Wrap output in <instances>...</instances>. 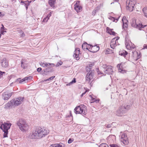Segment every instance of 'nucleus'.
I'll list each match as a JSON object with an SVG mask.
<instances>
[{
  "label": "nucleus",
  "mask_w": 147,
  "mask_h": 147,
  "mask_svg": "<svg viewBox=\"0 0 147 147\" xmlns=\"http://www.w3.org/2000/svg\"><path fill=\"white\" fill-rule=\"evenodd\" d=\"M82 47L84 50H88L89 51L92 53L96 52L99 49V46L97 45L93 46L92 45L88 44L86 42H85L82 44Z\"/></svg>",
  "instance_id": "obj_1"
},
{
  "label": "nucleus",
  "mask_w": 147,
  "mask_h": 147,
  "mask_svg": "<svg viewBox=\"0 0 147 147\" xmlns=\"http://www.w3.org/2000/svg\"><path fill=\"white\" fill-rule=\"evenodd\" d=\"M130 106L129 105H125L119 107L116 112V115L119 116H124L127 111L130 109Z\"/></svg>",
  "instance_id": "obj_2"
},
{
  "label": "nucleus",
  "mask_w": 147,
  "mask_h": 147,
  "mask_svg": "<svg viewBox=\"0 0 147 147\" xmlns=\"http://www.w3.org/2000/svg\"><path fill=\"white\" fill-rule=\"evenodd\" d=\"M86 106L84 105H80L75 108L74 112L76 114H81L84 116L86 113Z\"/></svg>",
  "instance_id": "obj_3"
},
{
  "label": "nucleus",
  "mask_w": 147,
  "mask_h": 147,
  "mask_svg": "<svg viewBox=\"0 0 147 147\" xmlns=\"http://www.w3.org/2000/svg\"><path fill=\"white\" fill-rule=\"evenodd\" d=\"M17 124L20 130L25 131L27 129V126L26 122L24 119H20L17 122Z\"/></svg>",
  "instance_id": "obj_4"
},
{
  "label": "nucleus",
  "mask_w": 147,
  "mask_h": 147,
  "mask_svg": "<svg viewBox=\"0 0 147 147\" xmlns=\"http://www.w3.org/2000/svg\"><path fill=\"white\" fill-rule=\"evenodd\" d=\"M39 138H41L45 137L49 133V130L46 129L41 127H38L36 129Z\"/></svg>",
  "instance_id": "obj_5"
},
{
  "label": "nucleus",
  "mask_w": 147,
  "mask_h": 147,
  "mask_svg": "<svg viewBox=\"0 0 147 147\" xmlns=\"http://www.w3.org/2000/svg\"><path fill=\"white\" fill-rule=\"evenodd\" d=\"M11 125V124L7 123H2V125L3 126V131L4 132L3 137L4 138L7 137L8 133V130L10 129Z\"/></svg>",
  "instance_id": "obj_6"
},
{
  "label": "nucleus",
  "mask_w": 147,
  "mask_h": 147,
  "mask_svg": "<svg viewBox=\"0 0 147 147\" xmlns=\"http://www.w3.org/2000/svg\"><path fill=\"white\" fill-rule=\"evenodd\" d=\"M136 3L134 0H127L126 2V9L130 11H132L134 8V6Z\"/></svg>",
  "instance_id": "obj_7"
},
{
  "label": "nucleus",
  "mask_w": 147,
  "mask_h": 147,
  "mask_svg": "<svg viewBox=\"0 0 147 147\" xmlns=\"http://www.w3.org/2000/svg\"><path fill=\"white\" fill-rule=\"evenodd\" d=\"M93 73H92V71L90 70L89 72L87 74L86 76V81L90 84H91L93 80Z\"/></svg>",
  "instance_id": "obj_8"
},
{
  "label": "nucleus",
  "mask_w": 147,
  "mask_h": 147,
  "mask_svg": "<svg viewBox=\"0 0 147 147\" xmlns=\"http://www.w3.org/2000/svg\"><path fill=\"white\" fill-rule=\"evenodd\" d=\"M104 68L103 70L105 73L108 74H112L113 72L112 69V66L110 65L107 66L106 65H103Z\"/></svg>",
  "instance_id": "obj_9"
},
{
  "label": "nucleus",
  "mask_w": 147,
  "mask_h": 147,
  "mask_svg": "<svg viewBox=\"0 0 147 147\" xmlns=\"http://www.w3.org/2000/svg\"><path fill=\"white\" fill-rule=\"evenodd\" d=\"M24 98L23 97H19L16 99H12V101L13 102L12 104L14 106L18 105L22 103V102Z\"/></svg>",
  "instance_id": "obj_10"
},
{
  "label": "nucleus",
  "mask_w": 147,
  "mask_h": 147,
  "mask_svg": "<svg viewBox=\"0 0 147 147\" xmlns=\"http://www.w3.org/2000/svg\"><path fill=\"white\" fill-rule=\"evenodd\" d=\"M14 93V92H13L9 93H8L7 92H4L2 94V98L5 100H8Z\"/></svg>",
  "instance_id": "obj_11"
},
{
  "label": "nucleus",
  "mask_w": 147,
  "mask_h": 147,
  "mask_svg": "<svg viewBox=\"0 0 147 147\" xmlns=\"http://www.w3.org/2000/svg\"><path fill=\"white\" fill-rule=\"evenodd\" d=\"M122 21L123 23L122 28L125 30H126L127 28L128 20H127L126 18L123 17L122 19Z\"/></svg>",
  "instance_id": "obj_12"
},
{
  "label": "nucleus",
  "mask_w": 147,
  "mask_h": 147,
  "mask_svg": "<svg viewBox=\"0 0 147 147\" xmlns=\"http://www.w3.org/2000/svg\"><path fill=\"white\" fill-rule=\"evenodd\" d=\"M80 49L78 48H76L75 51H74L73 57L76 60H78L80 59V57H79V54L80 53Z\"/></svg>",
  "instance_id": "obj_13"
},
{
  "label": "nucleus",
  "mask_w": 147,
  "mask_h": 147,
  "mask_svg": "<svg viewBox=\"0 0 147 147\" xmlns=\"http://www.w3.org/2000/svg\"><path fill=\"white\" fill-rule=\"evenodd\" d=\"M28 137L31 139L39 138L36 130L34 132L30 134L28 136Z\"/></svg>",
  "instance_id": "obj_14"
},
{
  "label": "nucleus",
  "mask_w": 147,
  "mask_h": 147,
  "mask_svg": "<svg viewBox=\"0 0 147 147\" xmlns=\"http://www.w3.org/2000/svg\"><path fill=\"white\" fill-rule=\"evenodd\" d=\"M2 66L3 67H6L8 65V63L7 61L5 58L2 59L1 62Z\"/></svg>",
  "instance_id": "obj_15"
},
{
  "label": "nucleus",
  "mask_w": 147,
  "mask_h": 147,
  "mask_svg": "<svg viewBox=\"0 0 147 147\" xmlns=\"http://www.w3.org/2000/svg\"><path fill=\"white\" fill-rule=\"evenodd\" d=\"M124 63H121L118 64L117 65V67L119 71L122 73H123L124 70H123V65Z\"/></svg>",
  "instance_id": "obj_16"
},
{
  "label": "nucleus",
  "mask_w": 147,
  "mask_h": 147,
  "mask_svg": "<svg viewBox=\"0 0 147 147\" xmlns=\"http://www.w3.org/2000/svg\"><path fill=\"white\" fill-rule=\"evenodd\" d=\"M115 38H113L110 42V46L111 48L113 49L115 48V46L116 45V42L115 41Z\"/></svg>",
  "instance_id": "obj_17"
},
{
  "label": "nucleus",
  "mask_w": 147,
  "mask_h": 147,
  "mask_svg": "<svg viewBox=\"0 0 147 147\" xmlns=\"http://www.w3.org/2000/svg\"><path fill=\"white\" fill-rule=\"evenodd\" d=\"M32 77L31 76H30L28 77H26L24 78L19 81V83H22L23 82L25 81L26 80H30L32 79Z\"/></svg>",
  "instance_id": "obj_18"
},
{
  "label": "nucleus",
  "mask_w": 147,
  "mask_h": 147,
  "mask_svg": "<svg viewBox=\"0 0 147 147\" xmlns=\"http://www.w3.org/2000/svg\"><path fill=\"white\" fill-rule=\"evenodd\" d=\"M106 29L107 32L110 34L114 35L115 34V32L113 31V29H111L108 27Z\"/></svg>",
  "instance_id": "obj_19"
},
{
  "label": "nucleus",
  "mask_w": 147,
  "mask_h": 147,
  "mask_svg": "<svg viewBox=\"0 0 147 147\" xmlns=\"http://www.w3.org/2000/svg\"><path fill=\"white\" fill-rule=\"evenodd\" d=\"M21 61V67L23 69H25L26 66V61L24 59H22Z\"/></svg>",
  "instance_id": "obj_20"
},
{
  "label": "nucleus",
  "mask_w": 147,
  "mask_h": 147,
  "mask_svg": "<svg viewBox=\"0 0 147 147\" xmlns=\"http://www.w3.org/2000/svg\"><path fill=\"white\" fill-rule=\"evenodd\" d=\"M52 70H49V69L46 68L44 69V70L42 71V75H46L47 74L51 72Z\"/></svg>",
  "instance_id": "obj_21"
},
{
  "label": "nucleus",
  "mask_w": 147,
  "mask_h": 147,
  "mask_svg": "<svg viewBox=\"0 0 147 147\" xmlns=\"http://www.w3.org/2000/svg\"><path fill=\"white\" fill-rule=\"evenodd\" d=\"M13 102L12 101V100L10 101H9L8 103L5 105V108L7 109L9 108L11 105L14 106L13 105H12Z\"/></svg>",
  "instance_id": "obj_22"
},
{
  "label": "nucleus",
  "mask_w": 147,
  "mask_h": 147,
  "mask_svg": "<svg viewBox=\"0 0 147 147\" xmlns=\"http://www.w3.org/2000/svg\"><path fill=\"white\" fill-rule=\"evenodd\" d=\"M55 0H49V3L51 7H55Z\"/></svg>",
  "instance_id": "obj_23"
},
{
  "label": "nucleus",
  "mask_w": 147,
  "mask_h": 147,
  "mask_svg": "<svg viewBox=\"0 0 147 147\" xmlns=\"http://www.w3.org/2000/svg\"><path fill=\"white\" fill-rule=\"evenodd\" d=\"M137 23H136V20L133 19L131 22V26L134 28H136L137 26Z\"/></svg>",
  "instance_id": "obj_24"
},
{
  "label": "nucleus",
  "mask_w": 147,
  "mask_h": 147,
  "mask_svg": "<svg viewBox=\"0 0 147 147\" xmlns=\"http://www.w3.org/2000/svg\"><path fill=\"white\" fill-rule=\"evenodd\" d=\"M125 145H127L129 144V142L127 138L124 139H121L120 140Z\"/></svg>",
  "instance_id": "obj_25"
},
{
  "label": "nucleus",
  "mask_w": 147,
  "mask_h": 147,
  "mask_svg": "<svg viewBox=\"0 0 147 147\" xmlns=\"http://www.w3.org/2000/svg\"><path fill=\"white\" fill-rule=\"evenodd\" d=\"M137 26L136 27V28L140 30H141V28H144L145 27H146V25L144 26L141 23H139L138 24L137 23Z\"/></svg>",
  "instance_id": "obj_26"
},
{
  "label": "nucleus",
  "mask_w": 147,
  "mask_h": 147,
  "mask_svg": "<svg viewBox=\"0 0 147 147\" xmlns=\"http://www.w3.org/2000/svg\"><path fill=\"white\" fill-rule=\"evenodd\" d=\"M75 10L78 12H79L82 10V7L81 6L74 7Z\"/></svg>",
  "instance_id": "obj_27"
},
{
  "label": "nucleus",
  "mask_w": 147,
  "mask_h": 147,
  "mask_svg": "<svg viewBox=\"0 0 147 147\" xmlns=\"http://www.w3.org/2000/svg\"><path fill=\"white\" fill-rule=\"evenodd\" d=\"M127 54V52L125 51H123L119 52V54L122 56L125 57Z\"/></svg>",
  "instance_id": "obj_28"
},
{
  "label": "nucleus",
  "mask_w": 147,
  "mask_h": 147,
  "mask_svg": "<svg viewBox=\"0 0 147 147\" xmlns=\"http://www.w3.org/2000/svg\"><path fill=\"white\" fill-rule=\"evenodd\" d=\"M40 65L43 67H47L49 66V64L48 63H44L42 62H41L40 63Z\"/></svg>",
  "instance_id": "obj_29"
},
{
  "label": "nucleus",
  "mask_w": 147,
  "mask_h": 147,
  "mask_svg": "<svg viewBox=\"0 0 147 147\" xmlns=\"http://www.w3.org/2000/svg\"><path fill=\"white\" fill-rule=\"evenodd\" d=\"M130 42H129V41L127 42V40H125V45L127 49H129L130 48Z\"/></svg>",
  "instance_id": "obj_30"
},
{
  "label": "nucleus",
  "mask_w": 147,
  "mask_h": 147,
  "mask_svg": "<svg viewBox=\"0 0 147 147\" xmlns=\"http://www.w3.org/2000/svg\"><path fill=\"white\" fill-rule=\"evenodd\" d=\"M143 11L145 16L147 18V7L143 8Z\"/></svg>",
  "instance_id": "obj_31"
},
{
  "label": "nucleus",
  "mask_w": 147,
  "mask_h": 147,
  "mask_svg": "<svg viewBox=\"0 0 147 147\" xmlns=\"http://www.w3.org/2000/svg\"><path fill=\"white\" fill-rule=\"evenodd\" d=\"M99 147H109V146L105 143H102L99 145Z\"/></svg>",
  "instance_id": "obj_32"
},
{
  "label": "nucleus",
  "mask_w": 147,
  "mask_h": 147,
  "mask_svg": "<svg viewBox=\"0 0 147 147\" xmlns=\"http://www.w3.org/2000/svg\"><path fill=\"white\" fill-rule=\"evenodd\" d=\"M76 79L75 78H74V79H73V80H72L71 82H70L69 83L67 84L66 85L67 86H70V85L71 84L74 83H75L76 82Z\"/></svg>",
  "instance_id": "obj_33"
},
{
  "label": "nucleus",
  "mask_w": 147,
  "mask_h": 147,
  "mask_svg": "<svg viewBox=\"0 0 147 147\" xmlns=\"http://www.w3.org/2000/svg\"><path fill=\"white\" fill-rule=\"evenodd\" d=\"M55 77V76H53L52 77H50L49 78H48L46 80H44L43 81V82H46L47 81L51 80H53Z\"/></svg>",
  "instance_id": "obj_34"
},
{
  "label": "nucleus",
  "mask_w": 147,
  "mask_h": 147,
  "mask_svg": "<svg viewBox=\"0 0 147 147\" xmlns=\"http://www.w3.org/2000/svg\"><path fill=\"white\" fill-rule=\"evenodd\" d=\"M127 138V135L123 133L121 136V140Z\"/></svg>",
  "instance_id": "obj_35"
},
{
  "label": "nucleus",
  "mask_w": 147,
  "mask_h": 147,
  "mask_svg": "<svg viewBox=\"0 0 147 147\" xmlns=\"http://www.w3.org/2000/svg\"><path fill=\"white\" fill-rule=\"evenodd\" d=\"M53 11H51L50 12L49 14H47V20L46 22H47L48 20L49 19L50 17L51 16V14L53 13Z\"/></svg>",
  "instance_id": "obj_36"
},
{
  "label": "nucleus",
  "mask_w": 147,
  "mask_h": 147,
  "mask_svg": "<svg viewBox=\"0 0 147 147\" xmlns=\"http://www.w3.org/2000/svg\"><path fill=\"white\" fill-rule=\"evenodd\" d=\"M111 53H113L112 50H110L109 49H107L106 50V53L107 54H110Z\"/></svg>",
  "instance_id": "obj_37"
},
{
  "label": "nucleus",
  "mask_w": 147,
  "mask_h": 147,
  "mask_svg": "<svg viewBox=\"0 0 147 147\" xmlns=\"http://www.w3.org/2000/svg\"><path fill=\"white\" fill-rule=\"evenodd\" d=\"M63 63V62L61 61H59V62H58L57 63L56 65H55V66L56 67H58L60 65H62Z\"/></svg>",
  "instance_id": "obj_38"
},
{
  "label": "nucleus",
  "mask_w": 147,
  "mask_h": 147,
  "mask_svg": "<svg viewBox=\"0 0 147 147\" xmlns=\"http://www.w3.org/2000/svg\"><path fill=\"white\" fill-rule=\"evenodd\" d=\"M80 1H77L76 3L74 5V7H78L80 6Z\"/></svg>",
  "instance_id": "obj_39"
},
{
  "label": "nucleus",
  "mask_w": 147,
  "mask_h": 147,
  "mask_svg": "<svg viewBox=\"0 0 147 147\" xmlns=\"http://www.w3.org/2000/svg\"><path fill=\"white\" fill-rule=\"evenodd\" d=\"M24 5L25 6H28L30 5V3L29 1L28 0L25 1Z\"/></svg>",
  "instance_id": "obj_40"
},
{
  "label": "nucleus",
  "mask_w": 147,
  "mask_h": 147,
  "mask_svg": "<svg viewBox=\"0 0 147 147\" xmlns=\"http://www.w3.org/2000/svg\"><path fill=\"white\" fill-rule=\"evenodd\" d=\"M58 144L59 147H64L65 145L61 143H60Z\"/></svg>",
  "instance_id": "obj_41"
},
{
  "label": "nucleus",
  "mask_w": 147,
  "mask_h": 147,
  "mask_svg": "<svg viewBox=\"0 0 147 147\" xmlns=\"http://www.w3.org/2000/svg\"><path fill=\"white\" fill-rule=\"evenodd\" d=\"M3 73H5L4 72H2L0 71V80L2 79V75Z\"/></svg>",
  "instance_id": "obj_42"
},
{
  "label": "nucleus",
  "mask_w": 147,
  "mask_h": 147,
  "mask_svg": "<svg viewBox=\"0 0 147 147\" xmlns=\"http://www.w3.org/2000/svg\"><path fill=\"white\" fill-rule=\"evenodd\" d=\"M58 144H55L51 145L52 147H59Z\"/></svg>",
  "instance_id": "obj_43"
},
{
  "label": "nucleus",
  "mask_w": 147,
  "mask_h": 147,
  "mask_svg": "<svg viewBox=\"0 0 147 147\" xmlns=\"http://www.w3.org/2000/svg\"><path fill=\"white\" fill-rule=\"evenodd\" d=\"M109 19L111 20H113V22L115 21V18L112 17H110V18H109Z\"/></svg>",
  "instance_id": "obj_44"
},
{
  "label": "nucleus",
  "mask_w": 147,
  "mask_h": 147,
  "mask_svg": "<svg viewBox=\"0 0 147 147\" xmlns=\"http://www.w3.org/2000/svg\"><path fill=\"white\" fill-rule=\"evenodd\" d=\"M48 64H49V65H52L53 67H54L55 66V64L54 63H48Z\"/></svg>",
  "instance_id": "obj_45"
},
{
  "label": "nucleus",
  "mask_w": 147,
  "mask_h": 147,
  "mask_svg": "<svg viewBox=\"0 0 147 147\" xmlns=\"http://www.w3.org/2000/svg\"><path fill=\"white\" fill-rule=\"evenodd\" d=\"M72 141L73 140L71 138H70L68 141V143L69 144H70L72 142Z\"/></svg>",
  "instance_id": "obj_46"
},
{
  "label": "nucleus",
  "mask_w": 147,
  "mask_h": 147,
  "mask_svg": "<svg viewBox=\"0 0 147 147\" xmlns=\"http://www.w3.org/2000/svg\"><path fill=\"white\" fill-rule=\"evenodd\" d=\"M37 71L38 72H40L42 70V68L41 67H39L37 69Z\"/></svg>",
  "instance_id": "obj_47"
},
{
  "label": "nucleus",
  "mask_w": 147,
  "mask_h": 147,
  "mask_svg": "<svg viewBox=\"0 0 147 147\" xmlns=\"http://www.w3.org/2000/svg\"><path fill=\"white\" fill-rule=\"evenodd\" d=\"M105 127H106L107 128H109L111 127V124H108L107 125H105Z\"/></svg>",
  "instance_id": "obj_48"
},
{
  "label": "nucleus",
  "mask_w": 147,
  "mask_h": 147,
  "mask_svg": "<svg viewBox=\"0 0 147 147\" xmlns=\"http://www.w3.org/2000/svg\"><path fill=\"white\" fill-rule=\"evenodd\" d=\"M96 10H94L92 12V15H94L96 13Z\"/></svg>",
  "instance_id": "obj_49"
},
{
  "label": "nucleus",
  "mask_w": 147,
  "mask_h": 147,
  "mask_svg": "<svg viewBox=\"0 0 147 147\" xmlns=\"http://www.w3.org/2000/svg\"><path fill=\"white\" fill-rule=\"evenodd\" d=\"M2 27L1 28L2 30H5L6 29L4 27L3 25L2 24Z\"/></svg>",
  "instance_id": "obj_50"
},
{
  "label": "nucleus",
  "mask_w": 147,
  "mask_h": 147,
  "mask_svg": "<svg viewBox=\"0 0 147 147\" xmlns=\"http://www.w3.org/2000/svg\"><path fill=\"white\" fill-rule=\"evenodd\" d=\"M47 17H46V18H45L43 19V22H46V21H47V20H47Z\"/></svg>",
  "instance_id": "obj_51"
},
{
  "label": "nucleus",
  "mask_w": 147,
  "mask_h": 147,
  "mask_svg": "<svg viewBox=\"0 0 147 147\" xmlns=\"http://www.w3.org/2000/svg\"><path fill=\"white\" fill-rule=\"evenodd\" d=\"M92 101L93 102H96L97 101H96V99L92 97Z\"/></svg>",
  "instance_id": "obj_52"
},
{
  "label": "nucleus",
  "mask_w": 147,
  "mask_h": 147,
  "mask_svg": "<svg viewBox=\"0 0 147 147\" xmlns=\"http://www.w3.org/2000/svg\"><path fill=\"white\" fill-rule=\"evenodd\" d=\"M115 41H116H116H117L119 39V37H115Z\"/></svg>",
  "instance_id": "obj_53"
},
{
  "label": "nucleus",
  "mask_w": 147,
  "mask_h": 147,
  "mask_svg": "<svg viewBox=\"0 0 147 147\" xmlns=\"http://www.w3.org/2000/svg\"><path fill=\"white\" fill-rule=\"evenodd\" d=\"M0 128L3 131V125H2V124L0 126Z\"/></svg>",
  "instance_id": "obj_54"
},
{
  "label": "nucleus",
  "mask_w": 147,
  "mask_h": 147,
  "mask_svg": "<svg viewBox=\"0 0 147 147\" xmlns=\"http://www.w3.org/2000/svg\"><path fill=\"white\" fill-rule=\"evenodd\" d=\"M25 1H23L22 0H21V2L22 3H24V4L25 3Z\"/></svg>",
  "instance_id": "obj_55"
},
{
  "label": "nucleus",
  "mask_w": 147,
  "mask_h": 147,
  "mask_svg": "<svg viewBox=\"0 0 147 147\" xmlns=\"http://www.w3.org/2000/svg\"><path fill=\"white\" fill-rule=\"evenodd\" d=\"M87 91H88L87 90H86L84 92V93H82V95H84Z\"/></svg>",
  "instance_id": "obj_56"
},
{
  "label": "nucleus",
  "mask_w": 147,
  "mask_h": 147,
  "mask_svg": "<svg viewBox=\"0 0 147 147\" xmlns=\"http://www.w3.org/2000/svg\"><path fill=\"white\" fill-rule=\"evenodd\" d=\"M119 18H120V16H119V17H118V18H116V19H115V20H117V21H118V20H119Z\"/></svg>",
  "instance_id": "obj_57"
},
{
  "label": "nucleus",
  "mask_w": 147,
  "mask_h": 147,
  "mask_svg": "<svg viewBox=\"0 0 147 147\" xmlns=\"http://www.w3.org/2000/svg\"><path fill=\"white\" fill-rule=\"evenodd\" d=\"M21 35L22 36H24L25 35V34H24V33H23Z\"/></svg>",
  "instance_id": "obj_58"
},
{
  "label": "nucleus",
  "mask_w": 147,
  "mask_h": 147,
  "mask_svg": "<svg viewBox=\"0 0 147 147\" xmlns=\"http://www.w3.org/2000/svg\"><path fill=\"white\" fill-rule=\"evenodd\" d=\"M144 48H147V45H146L144 46Z\"/></svg>",
  "instance_id": "obj_59"
},
{
  "label": "nucleus",
  "mask_w": 147,
  "mask_h": 147,
  "mask_svg": "<svg viewBox=\"0 0 147 147\" xmlns=\"http://www.w3.org/2000/svg\"><path fill=\"white\" fill-rule=\"evenodd\" d=\"M26 7V10H27L28 8V6H25Z\"/></svg>",
  "instance_id": "obj_60"
},
{
  "label": "nucleus",
  "mask_w": 147,
  "mask_h": 147,
  "mask_svg": "<svg viewBox=\"0 0 147 147\" xmlns=\"http://www.w3.org/2000/svg\"><path fill=\"white\" fill-rule=\"evenodd\" d=\"M114 1L116 2H117L118 1V0H114Z\"/></svg>",
  "instance_id": "obj_61"
},
{
  "label": "nucleus",
  "mask_w": 147,
  "mask_h": 147,
  "mask_svg": "<svg viewBox=\"0 0 147 147\" xmlns=\"http://www.w3.org/2000/svg\"><path fill=\"white\" fill-rule=\"evenodd\" d=\"M20 79H17L16 81H19Z\"/></svg>",
  "instance_id": "obj_62"
},
{
  "label": "nucleus",
  "mask_w": 147,
  "mask_h": 147,
  "mask_svg": "<svg viewBox=\"0 0 147 147\" xmlns=\"http://www.w3.org/2000/svg\"><path fill=\"white\" fill-rule=\"evenodd\" d=\"M1 12H0V16H1Z\"/></svg>",
  "instance_id": "obj_63"
},
{
  "label": "nucleus",
  "mask_w": 147,
  "mask_h": 147,
  "mask_svg": "<svg viewBox=\"0 0 147 147\" xmlns=\"http://www.w3.org/2000/svg\"><path fill=\"white\" fill-rule=\"evenodd\" d=\"M83 95H82V94H81V97H82V96H83Z\"/></svg>",
  "instance_id": "obj_64"
}]
</instances>
